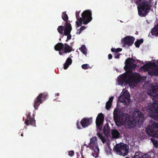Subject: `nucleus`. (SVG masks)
<instances>
[{"instance_id": "17", "label": "nucleus", "mask_w": 158, "mask_h": 158, "mask_svg": "<svg viewBox=\"0 0 158 158\" xmlns=\"http://www.w3.org/2000/svg\"><path fill=\"white\" fill-rule=\"evenodd\" d=\"M151 35L149 33L148 36L151 38H153V36L156 37H158V23L154 25V26L151 31Z\"/></svg>"}, {"instance_id": "8", "label": "nucleus", "mask_w": 158, "mask_h": 158, "mask_svg": "<svg viewBox=\"0 0 158 158\" xmlns=\"http://www.w3.org/2000/svg\"><path fill=\"white\" fill-rule=\"evenodd\" d=\"M149 110L151 112L150 114V117L156 121H158V104L154 103Z\"/></svg>"}, {"instance_id": "48", "label": "nucleus", "mask_w": 158, "mask_h": 158, "mask_svg": "<svg viewBox=\"0 0 158 158\" xmlns=\"http://www.w3.org/2000/svg\"><path fill=\"white\" fill-rule=\"evenodd\" d=\"M84 147L83 146H82L81 147V150L82 151H83L84 150Z\"/></svg>"}, {"instance_id": "34", "label": "nucleus", "mask_w": 158, "mask_h": 158, "mask_svg": "<svg viewBox=\"0 0 158 158\" xmlns=\"http://www.w3.org/2000/svg\"><path fill=\"white\" fill-rule=\"evenodd\" d=\"M151 140L154 146L156 148H157L158 147V141L155 139H151Z\"/></svg>"}, {"instance_id": "13", "label": "nucleus", "mask_w": 158, "mask_h": 158, "mask_svg": "<svg viewBox=\"0 0 158 158\" xmlns=\"http://www.w3.org/2000/svg\"><path fill=\"white\" fill-rule=\"evenodd\" d=\"M30 114L31 113L30 112H28L26 114L27 118L25 119V123L27 126L31 125L34 126H35V120L34 117L33 118H31Z\"/></svg>"}, {"instance_id": "47", "label": "nucleus", "mask_w": 158, "mask_h": 158, "mask_svg": "<svg viewBox=\"0 0 158 158\" xmlns=\"http://www.w3.org/2000/svg\"><path fill=\"white\" fill-rule=\"evenodd\" d=\"M86 147V148H90V143H89L88 145H87Z\"/></svg>"}, {"instance_id": "32", "label": "nucleus", "mask_w": 158, "mask_h": 158, "mask_svg": "<svg viewBox=\"0 0 158 158\" xmlns=\"http://www.w3.org/2000/svg\"><path fill=\"white\" fill-rule=\"evenodd\" d=\"M151 126L155 130L156 129H158V123L154 122L152 123Z\"/></svg>"}, {"instance_id": "49", "label": "nucleus", "mask_w": 158, "mask_h": 158, "mask_svg": "<svg viewBox=\"0 0 158 158\" xmlns=\"http://www.w3.org/2000/svg\"><path fill=\"white\" fill-rule=\"evenodd\" d=\"M131 62H132V63H134V62H135V60H134V59H133V60H131Z\"/></svg>"}, {"instance_id": "11", "label": "nucleus", "mask_w": 158, "mask_h": 158, "mask_svg": "<svg viewBox=\"0 0 158 158\" xmlns=\"http://www.w3.org/2000/svg\"><path fill=\"white\" fill-rule=\"evenodd\" d=\"M135 40V39L133 37L127 36L122 39L121 42L123 47H129L133 44Z\"/></svg>"}, {"instance_id": "43", "label": "nucleus", "mask_w": 158, "mask_h": 158, "mask_svg": "<svg viewBox=\"0 0 158 158\" xmlns=\"http://www.w3.org/2000/svg\"><path fill=\"white\" fill-rule=\"evenodd\" d=\"M122 49L120 48H118L117 49H115V52L116 53H118L119 52L122 51Z\"/></svg>"}, {"instance_id": "15", "label": "nucleus", "mask_w": 158, "mask_h": 158, "mask_svg": "<svg viewBox=\"0 0 158 158\" xmlns=\"http://www.w3.org/2000/svg\"><path fill=\"white\" fill-rule=\"evenodd\" d=\"M72 49L73 48L69 46L67 43L64 44V46L62 52L59 51V53L60 55H62L63 54L71 52L72 50Z\"/></svg>"}, {"instance_id": "31", "label": "nucleus", "mask_w": 158, "mask_h": 158, "mask_svg": "<svg viewBox=\"0 0 158 158\" xmlns=\"http://www.w3.org/2000/svg\"><path fill=\"white\" fill-rule=\"evenodd\" d=\"M110 131V128L108 124L105 125L103 128V131L104 133L108 132Z\"/></svg>"}, {"instance_id": "27", "label": "nucleus", "mask_w": 158, "mask_h": 158, "mask_svg": "<svg viewBox=\"0 0 158 158\" xmlns=\"http://www.w3.org/2000/svg\"><path fill=\"white\" fill-rule=\"evenodd\" d=\"M113 114L114 119L115 123H116L117 122L119 121L120 118V116L117 113L114 112Z\"/></svg>"}, {"instance_id": "37", "label": "nucleus", "mask_w": 158, "mask_h": 158, "mask_svg": "<svg viewBox=\"0 0 158 158\" xmlns=\"http://www.w3.org/2000/svg\"><path fill=\"white\" fill-rule=\"evenodd\" d=\"M131 60H133V59L130 58H128L126 60L125 64H129V63H131Z\"/></svg>"}, {"instance_id": "16", "label": "nucleus", "mask_w": 158, "mask_h": 158, "mask_svg": "<svg viewBox=\"0 0 158 158\" xmlns=\"http://www.w3.org/2000/svg\"><path fill=\"white\" fill-rule=\"evenodd\" d=\"M134 113L135 114V118L139 122H142L143 121L144 115L141 111L139 110L136 109L135 110Z\"/></svg>"}, {"instance_id": "52", "label": "nucleus", "mask_w": 158, "mask_h": 158, "mask_svg": "<svg viewBox=\"0 0 158 158\" xmlns=\"http://www.w3.org/2000/svg\"><path fill=\"white\" fill-rule=\"evenodd\" d=\"M22 136H23V133H21V134L20 135Z\"/></svg>"}, {"instance_id": "14", "label": "nucleus", "mask_w": 158, "mask_h": 158, "mask_svg": "<svg viewBox=\"0 0 158 158\" xmlns=\"http://www.w3.org/2000/svg\"><path fill=\"white\" fill-rule=\"evenodd\" d=\"M92 121V118H84L81 119L80 122V123L82 127L85 128L90 125Z\"/></svg>"}, {"instance_id": "1", "label": "nucleus", "mask_w": 158, "mask_h": 158, "mask_svg": "<svg viewBox=\"0 0 158 158\" xmlns=\"http://www.w3.org/2000/svg\"><path fill=\"white\" fill-rule=\"evenodd\" d=\"M136 64L133 63L126 64L125 70L126 72L118 77V84L123 85V84L135 86L141 80V75L138 73H133L132 70L135 69Z\"/></svg>"}, {"instance_id": "46", "label": "nucleus", "mask_w": 158, "mask_h": 158, "mask_svg": "<svg viewBox=\"0 0 158 158\" xmlns=\"http://www.w3.org/2000/svg\"><path fill=\"white\" fill-rule=\"evenodd\" d=\"M111 51L113 52H115V49L114 48H112L111 49Z\"/></svg>"}, {"instance_id": "53", "label": "nucleus", "mask_w": 158, "mask_h": 158, "mask_svg": "<svg viewBox=\"0 0 158 158\" xmlns=\"http://www.w3.org/2000/svg\"><path fill=\"white\" fill-rule=\"evenodd\" d=\"M87 144H86L85 143H84L83 145V146H86Z\"/></svg>"}, {"instance_id": "23", "label": "nucleus", "mask_w": 158, "mask_h": 158, "mask_svg": "<svg viewBox=\"0 0 158 158\" xmlns=\"http://www.w3.org/2000/svg\"><path fill=\"white\" fill-rule=\"evenodd\" d=\"M113 98V97H111L109 98V100L106 102V108L107 110H109L111 107Z\"/></svg>"}, {"instance_id": "19", "label": "nucleus", "mask_w": 158, "mask_h": 158, "mask_svg": "<svg viewBox=\"0 0 158 158\" xmlns=\"http://www.w3.org/2000/svg\"><path fill=\"white\" fill-rule=\"evenodd\" d=\"M148 73L151 76H158V65L156 64L154 66H152L151 70L148 71Z\"/></svg>"}, {"instance_id": "29", "label": "nucleus", "mask_w": 158, "mask_h": 158, "mask_svg": "<svg viewBox=\"0 0 158 158\" xmlns=\"http://www.w3.org/2000/svg\"><path fill=\"white\" fill-rule=\"evenodd\" d=\"M79 49L81 52L84 54L86 55L87 54V49L85 45H82L81 48H79Z\"/></svg>"}, {"instance_id": "36", "label": "nucleus", "mask_w": 158, "mask_h": 158, "mask_svg": "<svg viewBox=\"0 0 158 158\" xmlns=\"http://www.w3.org/2000/svg\"><path fill=\"white\" fill-rule=\"evenodd\" d=\"M72 62V59L70 57H68L67 58L65 63L67 64H69L70 65L71 64Z\"/></svg>"}, {"instance_id": "28", "label": "nucleus", "mask_w": 158, "mask_h": 158, "mask_svg": "<svg viewBox=\"0 0 158 158\" xmlns=\"http://www.w3.org/2000/svg\"><path fill=\"white\" fill-rule=\"evenodd\" d=\"M143 42V40L141 39L140 40H137L135 43V45L136 47L139 48L140 44H141Z\"/></svg>"}, {"instance_id": "33", "label": "nucleus", "mask_w": 158, "mask_h": 158, "mask_svg": "<svg viewBox=\"0 0 158 158\" xmlns=\"http://www.w3.org/2000/svg\"><path fill=\"white\" fill-rule=\"evenodd\" d=\"M85 28H86V27L85 26H81V27L79 29L77 30L78 31L76 33V34H78V35L80 34L81 33L82 31L84 30L85 29Z\"/></svg>"}, {"instance_id": "40", "label": "nucleus", "mask_w": 158, "mask_h": 158, "mask_svg": "<svg viewBox=\"0 0 158 158\" xmlns=\"http://www.w3.org/2000/svg\"><path fill=\"white\" fill-rule=\"evenodd\" d=\"M97 135L99 138H100L102 140V142L103 143H104V141L102 140L103 137L102 134L100 133H98L97 134Z\"/></svg>"}, {"instance_id": "35", "label": "nucleus", "mask_w": 158, "mask_h": 158, "mask_svg": "<svg viewBox=\"0 0 158 158\" xmlns=\"http://www.w3.org/2000/svg\"><path fill=\"white\" fill-rule=\"evenodd\" d=\"M64 35H66V36H67V40H66V42H67L68 41V40H70L71 39V35L70 34V33H68V35H65V33H64Z\"/></svg>"}, {"instance_id": "7", "label": "nucleus", "mask_w": 158, "mask_h": 158, "mask_svg": "<svg viewBox=\"0 0 158 158\" xmlns=\"http://www.w3.org/2000/svg\"><path fill=\"white\" fill-rule=\"evenodd\" d=\"M90 143V149L94 151V153H92L93 156H95L94 155H95L96 156H98L99 149L98 146L97 138L94 136L91 138Z\"/></svg>"}, {"instance_id": "39", "label": "nucleus", "mask_w": 158, "mask_h": 158, "mask_svg": "<svg viewBox=\"0 0 158 158\" xmlns=\"http://www.w3.org/2000/svg\"><path fill=\"white\" fill-rule=\"evenodd\" d=\"M68 154L69 156L72 157L74 155V152L73 150L70 151L69 152Z\"/></svg>"}, {"instance_id": "3", "label": "nucleus", "mask_w": 158, "mask_h": 158, "mask_svg": "<svg viewBox=\"0 0 158 158\" xmlns=\"http://www.w3.org/2000/svg\"><path fill=\"white\" fill-rule=\"evenodd\" d=\"M80 11H76V16L77 21L76 24L77 27L81 26L82 22L84 24H87L92 19V13L90 10H87L84 11L81 14V18L80 17Z\"/></svg>"}, {"instance_id": "51", "label": "nucleus", "mask_w": 158, "mask_h": 158, "mask_svg": "<svg viewBox=\"0 0 158 158\" xmlns=\"http://www.w3.org/2000/svg\"><path fill=\"white\" fill-rule=\"evenodd\" d=\"M55 95L57 96H58L59 95V94L58 93H56Z\"/></svg>"}, {"instance_id": "21", "label": "nucleus", "mask_w": 158, "mask_h": 158, "mask_svg": "<svg viewBox=\"0 0 158 158\" xmlns=\"http://www.w3.org/2000/svg\"><path fill=\"white\" fill-rule=\"evenodd\" d=\"M72 30V27L71 24L68 22H66L65 24V29L64 30V33H65V35H68V33L71 32Z\"/></svg>"}, {"instance_id": "18", "label": "nucleus", "mask_w": 158, "mask_h": 158, "mask_svg": "<svg viewBox=\"0 0 158 158\" xmlns=\"http://www.w3.org/2000/svg\"><path fill=\"white\" fill-rule=\"evenodd\" d=\"M145 131L146 134L152 137H154L156 135V132L150 125L148 126L146 128Z\"/></svg>"}, {"instance_id": "54", "label": "nucleus", "mask_w": 158, "mask_h": 158, "mask_svg": "<svg viewBox=\"0 0 158 158\" xmlns=\"http://www.w3.org/2000/svg\"><path fill=\"white\" fill-rule=\"evenodd\" d=\"M125 158H129L128 157H126Z\"/></svg>"}, {"instance_id": "50", "label": "nucleus", "mask_w": 158, "mask_h": 158, "mask_svg": "<svg viewBox=\"0 0 158 158\" xmlns=\"http://www.w3.org/2000/svg\"><path fill=\"white\" fill-rule=\"evenodd\" d=\"M136 60L138 62H140L141 61L139 60Z\"/></svg>"}, {"instance_id": "26", "label": "nucleus", "mask_w": 158, "mask_h": 158, "mask_svg": "<svg viewBox=\"0 0 158 158\" xmlns=\"http://www.w3.org/2000/svg\"><path fill=\"white\" fill-rule=\"evenodd\" d=\"M62 18L66 23L68 22V17L65 12H63L62 13Z\"/></svg>"}, {"instance_id": "24", "label": "nucleus", "mask_w": 158, "mask_h": 158, "mask_svg": "<svg viewBox=\"0 0 158 158\" xmlns=\"http://www.w3.org/2000/svg\"><path fill=\"white\" fill-rule=\"evenodd\" d=\"M113 137L115 138H117L120 135V133L117 130H113L112 131L111 133Z\"/></svg>"}, {"instance_id": "30", "label": "nucleus", "mask_w": 158, "mask_h": 158, "mask_svg": "<svg viewBox=\"0 0 158 158\" xmlns=\"http://www.w3.org/2000/svg\"><path fill=\"white\" fill-rule=\"evenodd\" d=\"M64 27L63 26H60L57 28V31L59 33L61 34H63V31L64 30Z\"/></svg>"}, {"instance_id": "2", "label": "nucleus", "mask_w": 158, "mask_h": 158, "mask_svg": "<svg viewBox=\"0 0 158 158\" xmlns=\"http://www.w3.org/2000/svg\"><path fill=\"white\" fill-rule=\"evenodd\" d=\"M142 0H131L132 3L138 6L137 8L139 15L141 17H145L149 13L151 8L149 2L143 1L141 2Z\"/></svg>"}, {"instance_id": "41", "label": "nucleus", "mask_w": 158, "mask_h": 158, "mask_svg": "<svg viewBox=\"0 0 158 158\" xmlns=\"http://www.w3.org/2000/svg\"><path fill=\"white\" fill-rule=\"evenodd\" d=\"M70 65V64H67L66 63H65L64 65V69H67L69 66V65Z\"/></svg>"}, {"instance_id": "22", "label": "nucleus", "mask_w": 158, "mask_h": 158, "mask_svg": "<svg viewBox=\"0 0 158 158\" xmlns=\"http://www.w3.org/2000/svg\"><path fill=\"white\" fill-rule=\"evenodd\" d=\"M64 46V44L62 43H59L54 46V48L56 51L62 52Z\"/></svg>"}, {"instance_id": "4", "label": "nucleus", "mask_w": 158, "mask_h": 158, "mask_svg": "<svg viewBox=\"0 0 158 158\" xmlns=\"http://www.w3.org/2000/svg\"><path fill=\"white\" fill-rule=\"evenodd\" d=\"M121 119L124 123L125 127L127 128H131L136 125V123L135 120L131 118L128 114L125 116L122 115Z\"/></svg>"}, {"instance_id": "44", "label": "nucleus", "mask_w": 158, "mask_h": 158, "mask_svg": "<svg viewBox=\"0 0 158 158\" xmlns=\"http://www.w3.org/2000/svg\"><path fill=\"white\" fill-rule=\"evenodd\" d=\"M77 127L78 129H80L81 128V127L80 125H79V123L78 121H77Z\"/></svg>"}, {"instance_id": "12", "label": "nucleus", "mask_w": 158, "mask_h": 158, "mask_svg": "<svg viewBox=\"0 0 158 158\" xmlns=\"http://www.w3.org/2000/svg\"><path fill=\"white\" fill-rule=\"evenodd\" d=\"M148 94L149 95L154 97L155 101L158 102V85H152L151 89Z\"/></svg>"}, {"instance_id": "38", "label": "nucleus", "mask_w": 158, "mask_h": 158, "mask_svg": "<svg viewBox=\"0 0 158 158\" xmlns=\"http://www.w3.org/2000/svg\"><path fill=\"white\" fill-rule=\"evenodd\" d=\"M89 66L87 64H83L82 65L81 67L83 69H86L89 68Z\"/></svg>"}, {"instance_id": "42", "label": "nucleus", "mask_w": 158, "mask_h": 158, "mask_svg": "<svg viewBox=\"0 0 158 158\" xmlns=\"http://www.w3.org/2000/svg\"><path fill=\"white\" fill-rule=\"evenodd\" d=\"M120 55V53H116L114 55V57L115 58L118 59L119 58V56Z\"/></svg>"}, {"instance_id": "10", "label": "nucleus", "mask_w": 158, "mask_h": 158, "mask_svg": "<svg viewBox=\"0 0 158 158\" xmlns=\"http://www.w3.org/2000/svg\"><path fill=\"white\" fill-rule=\"evenodd\" d=\"M104 117L102 113H100L98 114L96 120V124L97 129L99 131H101L103 126L104 121Z\"/></svg>"}, {"instance_id": "5", "label": "nucleus", "mask_w": 158, "mask_h": 158, "mask_svg": "<svg viewBox=\"0 0 158 158\" xmlns=\"http://www.w3.org/2000/svg\"><path fill=\"white\" fill-rule=\"evenodd\" d=\"M113 150L119 155L123 156L127 155L128 152L127 145L123 143H120L116 144L114 147Z\"/></svg>"}, {"instance_id": "56", "label": "nucleus", "mask_w": 158, "mask_h": 158, "mask_svg": "<svg viewBox=\"0 0 158 158\" xmlns=\"http://www.w3.org/2000/svg\"><path fill=\"white\" fill-rule=\"evenodd\" d=\"M20 132L19 133V135H20Z\"/></svg>"}, {"instance_id": "55", "label": "nucleus", "mask_w": 158, "mask_h": 158, "mask_svg": "<svg viewBox=\"0 0 158 158\" xmlns=\"http://www.w3.org/2000/svg\"><path fill=\"white\" fill-rule=\"evenodd\" d=\"M82 155V158H84V157L83 156H82V155Z\"/></svg>"}, {"instance_id": "9", "label": "nucleus", "mask_w": 158, "mask_h": 158, "mask_svg": "<svg viewBox=\"0 0 158 158\" xmlns=\"http://www.w3.org/2000/svg\"><path fill=\"white\" fill-rule=\"evenodd\" d=\"M130 95L128 91H125L118 98L119 101L126 105H128L130 102Z\"/></svg>"}, {"instance_id": "25", "label": "nucleus", "mask_w": 158, "mask_h": 158, "mask_svg": "<svg viewBox=\"0 0 158 158\" xmlns=\"http://www.w3.org/2000/svg\"><path fill=\"white\" fill-rule=\"evenodd\" d=\"M105 150L107 155H108L111 154L112 149L111 148L109 144H107V146L105 147Z\"/></svg>"}, {"instance_id": "45", "label": "nucleus", "mask_w": 158, "mask_h": 158, "mask_svg": "<svg viewBox=\"0 0 158 158\" xmlns=\"http://www.w3.org/2000/svg\"><path fill=\"white\" fill-rule=\"evenodd\" d=\"M108 59L109 60H110V59H111L112 58V55L111 54H109L108 55Z\"/></svg>"}, {"instance_id": "20", "label": "nucleus", "mask_w": 158, "mask_h": 158, "mask_svg": "<svg viewBox=\"0 0 158 158\" xmlns=\"http://www.w3.org/2000/svg\"><path fill=\"white\" fill-rule=\"evenodd\" d=\"M156 65V63L154 62H151L148 64H146L140 68V70L144 72L148 71L149 68L151 69L152 66H154Z\"/></svg>"}, {"instance_id": "6", "label": "nucleus", "mask_w": 158, "mask_h": 158, "mask_svg": "<svg viewBox=\"0 0 158 158\" xmlns=\"http://www.w3.org/2000/svg\"><path fill=\"white\" fill-rule=\"evenodd\" d=\"M48 96L47 92H44L40 94L39 96L35 98L34 100V107L35 109L37 110L40 105L44 101L47 99Z\"/></svg>"}]
</instances>
